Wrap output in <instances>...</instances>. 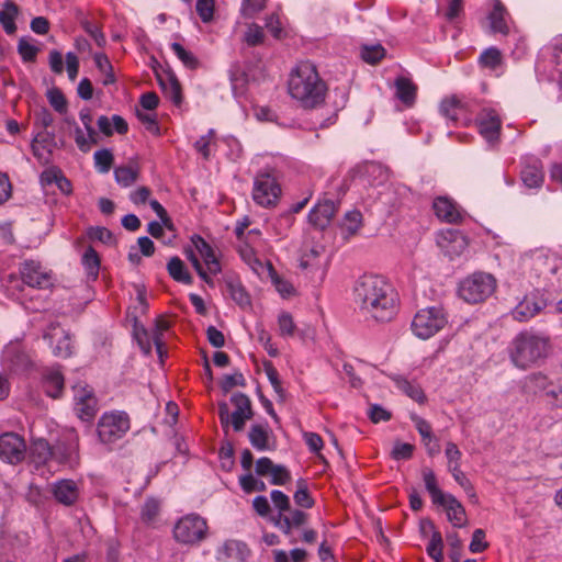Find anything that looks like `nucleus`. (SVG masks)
<instances>
[{"label":"nucleus","instance_id":"nucleus-47","mask_svg":"<svg viewBox=\"0 0 562 562\" xmlns=\"http://www.w3.org/2000/svg\"><path fill=\"white\" fill-rule=\"evenodd\" d=\"M160 512V503L155 498H148L142 506L140 517L146 524H151L156 520Z\"/></svg>","mask_w":562,"mask_h":562},{"label":"nucleus","instance_id":"nucleus-16","mask_svg":"<svg viewBox=\"0 0 562 562\" xmlns=\"http://www.w3.org/2000/svg\"><path fill=\"white\" fill-rule=\"evenodd\" d=\"M75 411L85 422L93 419L97 413V400L87 387H75Z\"/></svg>","mask_w":562,"mask_h":562},{"label":"nucleus","instance_id":"nucleus-14","mask_svg":"<svg viewBox=\"0 0 562 562\" xmlns=\"http://www.w3.org/2000/svg\"><path fill=\"white\" fill-rule=\"evenodd\" d=\"M480 134L488 142L498 140L501 135L502 121L498 113L493 109H483L477 116Z\"/></svg>","mask_w":562,"mask_h":562},{"label":"nucleus","instance_id":"nucleus-49","mask_svg":"<svg viewBox=\"0 0 562 562\" xmlns=\"http://www.w3.org/2000/svg\"><path fill=\"white\" fill-rule=\"evenodd\" d=\"M445 456L448 471L454 469V467L456 469L461 468L462 452L454 442L448 441L446 443Z\"/></svg>","mask_w":562,"mask_h":562},{"label":"nucleus","instance_id":"nucleus-51","mask_svg":"<svg viewBox=\"0 0 562 562\" xmlns=\"http://www.w3.org/2000/svg\"><path fill=\"white\" fill-rule=\"evenodd\" d=\"M97 169L101 173H106L112 167L114 157L109 149L97 150L93 155Z\"/></svg>","mask_w":562,"mask_h":562},{"label":"nucleus","instance_id":"nucleus-34","mask_svg":"<svg viewBox=\"0 0 562 562\" xmlns=\"http://www.w3.org/2000/svg\"><path fill=\"white\" fill-rule=\"evenodd\" d=\"M167 271L169 276L177 282L183 284H192L193 278L188 271L184 262L177 256L171 257L167 263Z\"/></svg>","mask_w":562,"mask_h":562},{"label":"nucleus","instance_id":"nucleus-33","mask_svg":"<svg viewBox=\"0 0 562 562\" xmlns=\"http://www.w3.org/2000/svg\"><path fill=\"white\" fill-rule=\"evenodd\" d=\"M54 452L47 440L38 438L32 441L30 447V457L37 465L47 463L53 458Z\"/></svg>","mask_w":562,"mask_h":562},{"label":"nucleus","instance_id":"nucleus-2","mask_svg":"<svg viewBox=\"0 0 562 562\" xmlns=\"http://www.w3.org/2000/svg\"><path fill=\"white\" fill-rule=\"evenodd\" d=\"M288 90L302 108L315 109L325 101L327 86L314 64L301 61L290 74Z\"/></svg>","mask_w":562,"mask_h":562},{"label":"nucleus","instance_id":"nucleus-12","mask_svg":"<svg viewBox=\"0 0 562 562\" xmlns=\"http://www.w3.org/2000/svg\"><path fill=\"white\" fill-rule=\"evenodd\" d=\"M308 515L300 509H290L285 513H278L272 518L273 525L290 538V543H296L297 539L293 536L294 530L302 528L307 521Z\"/></svg>","mask_w":562,"mask_h":562},{"label":"nucleus","instance_id":"nucleus-28","mask_svg":"<svg viewBox=\"0 0 562 562\" xmlns=\"http://www.w3.org/2000/svg\"><path fill=\"white\" fill-rule=\"evenodd\" d=\"M248 438L251 446L258 451H268L274 448L271 431L268 426L255 424L250 427Z\"/></svg>","mask_w":562,"mask_h":562},{"label":"nucleus","instance_id":"nucleus-4","mask_svg":"<svg viewBox=\"0 0 562 562\" xmlns=\"http://www.w3.org/2000/svg\"><path fill=\"white\" fill-rule=\"evenodd\" d=\"M496 279L486 272H474L460 282L458 292L462 300L476 304L490 297L496 289Z\"/></svg>","mask_w":562,"mask_h":562},{"label":"nucleus","instance_id":"nucleus-40","mask_svg":"<svg viewBox=\"0 0 562 562\" xmlns=\"http://www.w3.org/2000/svg\"><path fill=\"white\" fill-rule=\"evenodd\" d=\"M362 224V215L359 211H351L345 215L341 224V233L345 239H349L355 236Z\"/></svg>","mask_w":562,"mask_h":562},{"label":"nucleus","instance_id":"nucleus-63","mask_svg":"<svg viewBox=\"0 0 562 562\" xmlns=\"http://www.w3.org/2000/svg\"><path fill=\"white\" fill-rule=\"evenodd\" d=\"M246 380L240 372H235L234 374H227L221 381V389L224 393H228L235 386H245Z\"/></svg>","mask_w":562,"mask_h":562},{"label":"nucleus","instance_id":"nucleus-25","mask_svg":"<svg viewBox=\"0 0 562 562\" xmlns=\"http://www.w3.org/2000/svg\"><path fill=\"white\" fill-rule=\"evenodd\" d=\"M55 143V134L47 131L38 132L31 144L33 155L40 160L47 162Z\"/></svg>","mask_w":562,"mask_h":562},{"label":"nucleus","instance_id":"nucleus-59","mask_svg":"<svg viewBox=\"0 0 562 562\" xmlns=\"http://www.w3.org/2000/svg\"><path fill=\"white\" fill-rule=\"evenodd\" d=\"M53 115L47 108L41 106L34 111V125L37 128L46 130L53 124Z\"/></svg>","mask_w":562,"mask_h":562},{"label":"nucleus","instance_id":"nucleus-36","mask_svg":"<svg viewBox=\"0 0 562 562\" xmlns=\"http://www.w3.org/2000/svg\"><path fill=\"white\" fill-rule=\"evenodd\" d=\"M393 381L396 385V387L405 393L408 397L414 400L417 403H424L426 400L425 393L422 390L420 385L417 384L414 381H408L407 379L403 376H395L393 378Z\"/></svg>","mask_w":562,"mask_h":562},{"label":"nucleus","instance_id":"nucleus-52","mask_svg":"<svg viewBox=\"0 0 562 562\" xmlns=\"http://www.w3.org/2000/svg\"><path fill=\"white\" fill-rule=\"evenodd\" d=\"M279 331L282 337H293L295 333V324L293 317L288 312H282L278 317Z\"/></svg>","mask_w":562,"mask_h":562},{"label":"nucleus","instance_id":"nucleus-57","mask_svg":"<svg viewBox=\"0 0 562 562\" xmlns=\"http://www.w3.org/2000/svg\"><path fill=\"white\" fill-rule=\"evenodd\" d=\"M267 0H244L241 3V14L244 18L251 19L266 7Z\"/></svg>","mask_w":562,"mask_h":562},{"label":"nucleus","instance_id":"nucleus-60","mask_svg":"<svg viewBox=\"0 0 562 562\" xmlns=\"http://www.w3.org/2000/svg\"><path fill=\"white\" fill-rule=\"evenodd\" d=\"M195 9L200 19L209 23L214 15V0H196Z\"/></svg>","mask_w":562,"mask_h":562},{"label":"nucleus","instance_id":"nucleus-5","mask_svg":"<svg viewBox=\"0 0 562 562\" xmlns=\"http://www.w3.org/2000/svg\"><path fill=\"white\" fill-rule=\"evenodd\" d=\"M448 324V315L443 307L431 306L418 311L412 322V330L420 339H428Z\"/></svg>","mask_w":562,"mask_h":562},{"label":"nucleus","instance_id":"nucleus-62","mask_svg":"<svg viewBox=\"0 0 562 562\" xmlns=\"http://www.w3.org/2000/svg\"><path fill=\"white\" fill-rule=\"evenodd\" d=\"M414 449L415 447L411 443L397 441L392 449L391 457L394 460H408L413 457Z\"/></svg>","mask_w":562,"mask_h":562},{"label":"nucleus","instance_id":"nucleus-17","mask_svg":"<svg viewBox=\"0 0 562 562\" xmlns=\"http://www.w3.org/2000/svg\"><path fill=\"white\" fill-rule=\"evenodd\" d=\"M337 212V204L330 199L319 201L308 213V222L318 229H325Z\"/></svg>","mask_w":562,"mask_h":562},{"label":"nucleus","instance_id":"nucleus-43","mask_svg":"<svg viewBox=\"0 0 562 562\" xmlns=\"http://www.w3.org/2000/svg\"><path fill=\"white\" fill-rule=\"evenodd\" d=\"M296 485L297 490L293 495L295 504L302 508H312L315 502L308 492L306 482L301 479L296 482Z\"/></svg>","mask_w":562,"mask_h":562},{"label":"nucleus","instance_id":"nucleus-56","mask_svg":"<svg viewBox=\"0 0 562 562\" xmlns=\"http://www.w3.org/2000/svg\"><path fill=\"white\" fill-rule=\"evenodd\" d=\"M239 484L245 493H251L254 491H259V492L266 491V484L262 481L257 480L250 473L240 476Z\"/></svg>","mask_w":562,"mask_h":562},{"label":"nucleus","instance_id":"nucleus-15","mask_svg":"<svg viewBox=\"0 0 562 562\" xmlns=\"http://www.w3.org/2000/svg\"><path fill=\"white\" fill-rule=\"evenodd\" d=\"M20 273L25 284L32 288L45 289L50 284L49 274L43 270L40 262L26 260L21 265Z\"/></svg>","mask_w":562,"mask_h":562},{"label":"nucleus","instance_id":"nucleus-37","mask_svg":"<svg viewBox=\"0 0 562 562\" xmlns=\"http://www.w3.org/2000/svg\"><path fill=\"white\" fill-rule=\"evenodd\" d=\"M81 263L87 272V276L95 280L100 270V257L92 246L87 247L81 257Z\"/></svg>","mask_w":562,"mask_h":562},{"label":"nucleus","instance_id":"nucleus-26","mask_svg":"<svg viewBox=\"0 0 562 562\" xmlns=\"http://www.w3.org/2000/svg\"><path fill=\"white\" fill-rule=\"evenodd\" d=\"M246 414H240L235 411L231 413L226 402L218 403V417L221 425L226 434L228 431L229 425H232L235 431H241L246 422L250 419L246 418Z\"/></svg>","mask_w":562,"mask_h":562},{"label":"nucleus","instance_id":"nucleus-23","mask_svg":"<svg viewBox=\"0 0 562 562\" xmlns=\"http://www.w3.org/2000/svg\"><path fill=\"white\" fill-rule=\"evenodd\" d=\"M520 177L527 188H540L544 180L542 162L539 159H530L526 161L520 171Z\"/></svg>","mask_w":562,"mask_h":562},{"label":"nucleus","instance_id":"nucleus-48","mask_svg":"<svg viewBox=\"0 0 562 562\" xmlns=\"http://www.w3.org/2000/svg\"><path fill=\"white\" fill-rule=\"evenodd\" d=\"M385 56V49L382 45H366L361 49V58L371 65L379 63Z\"/></svg>","mask_w":562,"mask_h":562},{"label":"nucleus","instance_id":"nucleus-39","mask_svg":"<svg viewBox=\"0 0 562 562\" xmlns=\"http://www.w3.org/2000/svg\"><path fill=\"white\" fill-rule=\"evenodd\" d=\"M425 487L430 494L434 504L441 503L447 494H445L438 486L436 475L429 468H424L422 471Z\"/></svg>","mask_w":562,"mask_h":562},{"label":"nucleus","instance_id":"nucleus-9","mask_svg":"<svg viewBox=\"0 0 562 562\" xmlns=\"http://www.w3.org/2000/svg\"><path fill=\"white\" fill-rule=\"evenodd\" d=\"M442 116L453 123L469 124L472 121L471 104L463 98L450 95L445 98L439 105Z\"/></svg>","mask_w":562,"mask_h":562},{"label":"nucleus","instance_id":"nucleus-54","mask_svg":"<svg viewBox=\"0 0 562 562\" xmlns=\"http://www.w3.org/2000/svg\"><path fill=\"white\" fill-rule=\"evenodd\" d=\"M38 48L31 44L26 38H21L18 44V52L21 55V58L25 63H32L35 60Z\"/></svg>","mask_w":562,"mask_h":562},{"label":"nucleus","instance_id":"nucleus-6","mask_svg":"<svg viewBox=\"0 0 562 562\" xmlns=\"http://www.w3.org/2000/svg\"><path fill=\"white\" fill-rule=\"evenodd\" d=\"M281 186L272 170L259 171L252 186V200L262 207H274L281 196Z\"/></svg>","mask_w":562,"mask_h":562},{"label":"nucleus","instance_id":"nucleus-21","mask_svg":"<svg viewBox=\"0 0 562 562\" xmlns=\"http://www.w3.org/2000/svg\"><path fill=\"white\" fill-rule=\"evenodd\" d=\"M64 375L59 367H52L43 372L42 385L47 396L59 398L64 391Z\"/></svg>","mask_w":562,"mask_h":562},{"label":"nucleus","instance_id":"nucleus-18","mask_svg":"<svg viewBox=\"0 0 562 562\" xmlns=\"http://www.w3.org/2000/svg\"><path fill=\"white\" fill-rule=\"evenodd\" d=\"M191 241L196 251L199 252V255L201 256V258L203 259L209 274H218L222 271V267L212 246L200 235H193L191 237Z\"/></svg>","mask_w":562,"mask_h":562},{"label":"nucleus","instance_id":"nucleus-64","mask_svg":"<svg viewBox=\"0 0 562 562\" xmlns=\"http://www.w3.org/2000/svg\"><path fill=\"white\" fill-rule=\"evenodd\" d=\"M75 142H76V145L77 147L83 151V153H87L90 150L91 146L93 144H97L98 143V136H93V138L91 139V137L87 134V136L83 134L82 130L76 125V128H75Z\"/></svg>","mask_w":562,"mask_h":562},{"label":"nucleus","instance_id":"nucleus-30","mask_svg":"<svg viewBox=\"0 0 562 562\" xmlns=\"http://www.w3.org/2000/svg\"><path fill=\"white\" fill-rule=\"evenodd\" d=\"M159 86L165 94L176 105L182 102L181 86L177 77L172 72H166L157 76Z\"/></svg>","mask_w":562,"mask_h":562},{"label":"nucleus","instance_id":"nucleus-1","mask_svg":"<svg viewBox=\"0 0 562 562\" xmlns=\"http://www.w3.org/2000/svg\"><path fill=\"white\" fill-rule=\"evenodd\" d=\"M355 302L367 317L376 323H389L395 318L400 307L396 289L382 276L364 274L353 288Z\"/></svg>","mask_w":562,"mask_h":562},{"label":"nucleus","instance_id":"nucleus-8","mask_svg":"<svg viewBox=\"0 0 562 562\" xmlns=\"http://www.w3.org/2000/svg\"><path fill=\"white\" fill-rule=\"evenodd\" d=\"M206 532V520L196 514L181 517L173 527V537L182 544H196L205 539Z\"/></svg>","mask_w":562,"mask_h":562},{"label":"nucleus","instance_id":"nucleus-61","mask_svg":"<svg viewBox=\"0 0 562 562\" xmlns=\"http://www.w3.org/2000/svg\"><path fill=\"white\" fill-rule=\"evenodd\" d=\"M319 255L321 251L318 248L314 247L311 248L307 252L303 254L300 259V267L303 270H306L308 268L315 269L319 267Z\"/></svg>","mask_w":562,"mask_h":562},{"label":"nucleus","instance_id":"nucleus-45","mask_svg":"<svg viewBox=\"0 0 562 562\" xmlns=\"http://www.w3.org/2000/svg\"><path fill=\"white\" fill-rule=\"evenodd\" d=\"M454 481L464 490L467 495L473 501L477 502V495L471 481L467 477L461 468H454L448 471Z\"/></svg>","mask_w":562,"mask_h":562},{"label":"nucleus","instance_id":"nucleus-11","mask_svg":"<svg viewBox=\"0 0 562 562\" xmlns=\"http://www.w3.org/2000/svg\"><path fill=\"white\" fill-rule=\"evenodd\" d=\"M54 460L58 463H74L78 461L79 436L76 430L66 431L56 445L52 446Z\"/></svg>","mask_w":562,"mask_h":562},{"label":"nucleus","instance_id":"nucleus-42","mask_svg":"<svg viewBox=\"0 0 562 562\" xmlns=\"http://www.w3.org/2000/svg\"><path fill=\"white\" fill-rule=\"evenodd\" d=\"M175 55L181 60V63L189 69L194 70L200 66L199 59L187 50L180 43H172L170 45Z\"/></svg>","mask_w":562,"mask_h":562},{"label":"nucleus","instance_id":"nucleus-55","mask_svg":"<svg viewBox=\"0 0 562 562\" xmlns=\"http://www.w3.org/2000/svg\"><path fill=\"white\" fill-rule=\"evenodd\" d=\"M87 237L92 241H101L102 244H111L113 240L112 233L101 226H92L87 229Z\"/></svg>","mask_w":562,"mask_h":562},{"label":"nucleus","instance_id":"nucleus-13","mask_svg":"<svg viewBox=\"0 0 562 562\" xmlns=\"http://www.w3.org/2000/svg\"><path fill=\"white\" fill-rule=\"evenodd\" d=\"M546 306L547 299L539 290H535L524 296L513 310L512 314L516 321L526 322L537 315Z\"/></svg>","mask_w":562,"mask_h":562},{"label":"nucleus","instance_id":"nucleus-31","mask_svg":"<svg viewBox=\"0 0 562 562\" xmlns=\"http://www.w3.org/2000/svg\"><path fill=\"white\" fill-rule=\"evenodd\" d=\"M54 333H45L44 339H48L56 357L67 358L71 355V346L68 335L64 330L56 331V327L52 328Z\"/></svg>","mask_w":562,"mask_h":562},{"label":"nucleus","instance_id":"nucleus-46","mask_svg":"<svg viewBox=\"0 0 562 562\" xmlns=\"http://www.w3.org/2000/svg\"><path fill=\"white\" fill-rule=\"evenodd\" d=\"M231 402L235 406V412L246 414V418H252L254 412L251 407L250 398L244 393H234L231 396Z\"/></svg>","mask_w":562,"mask_h":562},{"label":"nucleus","instance_id":"nucleus-35","mask_svg":"<svg viewBox=\"0 0 562 562\" xmlns=\"http://www.w3.org/2000/svg\"><path fill=\"white\" fill-rule=\"evenodd\" d=\"M19 14L18 5L11 0H7L0 10V23L7 34H14L16 31L15 18Z\"/></svg>","mask_w":562,"mask_h":562},{"label":"nucleus","instance_id":"nucleus-58","mask_svg":"<svg viewBox=\"0 0 562 562\" xmlns=\"http://www.w3.org/2000/svg\"><path fill=\"white\" fill-rule=\"evenodd\" d=\"M412 419L415 424V427L418 431V434L422 437V441H436L435 436L432 435V428L431 425L424 418L419 416H412Z\"/></svg>","mask_w":562,"mask_h":562},{"label":"nucleus","instance_id":"nucleus-32","mask_svg":"<svg viewBox=\"0 0 562 562\" xmlns=\"http://www.w3.org/2000/svg\"><path fill=\"white\" fill-rule=\"evenodd\" d=\"M396 97L405 105L412 106L417 95V86L406 77H398L395 80Z\"/></svg>","mask_w":562,"mask_h":562},{"label":"nucleus","instance_id":"nucleus-7","mask_svg":"<svg viewBox=\"0 0 562 562\" xmlns=\"http://www.w3.org/2000/svg\"><path fill=\"white\" fill-rule=\"evenodd\" d=\"M131 428V420L125 412L104 413L97 426L98 436L103 443H113L123 438Z\"/></svg>","mask_w":562,"mask_h":562},{"label":"nucleus","instance_id":"nucleus-38","mask_svg":"<svg viewBox=\"0 0 562 562\" xmlns=\"http://www.w3.org/2000/svg\"><path fill=\"white\" fill-rule=\"evenodd\" d=\"M138 175L139 168L137 164L119 166L114 169V177L116 182L125 188L132 186L137 180Z\"/></svg>","mask_w":562,"mask_h":562},{"label":"nucleus","instance_id":"nucleus-20","mask_svg":"<svg viewBox=\"0 0 562 562\" xmlns=\"http://www.w3.org/2000/svg\"><path fill=\"white\" fill-rule=\"evenodd\" d=\"M492 11L487 15L493 33L507 35L509 33V13L501 0H491Z\"/></svg>","mask_w":562,"mask_h":562},{"label":"nucleus","instance_id":"nucleus-24","mask_svg":"<svg viewBox=\"0 0 562 562\" xmlns=\"http://www.w3.org/2000/svg\"><path fill=\"white\" fill-rule=\"evenodd\" d=\"M531 268L538 277L549 279L561 269V262L555 256L538 254L531 258Z\"/></svg>","mask_w":562,"mask_h":562},{"label":"nucleus","instance_id":"nucleus-50","mask_svg":"<svg viewBox=\"0 0 562 562\" xmlns=\"http://www.w3.org/2000/svg\"><path fill=\"white\" fill-rule=\"evenodd\" d=\"M244 41L251 47L261 45L265 41L263 29L256 23L249 24L245 32Z\"/></svg>","mask_w":562,"mask_h":562},{"label":"nucleus","instance_id":"nucleus-41","mask_svg":"<svg viewBox=\"0 0 562 562\" xmlns=\"http://www.w3.org/2000/svg\"><path fill=\"white\" fill-rule=\"evenodd\" d=\"M502 53L496 47H488L479 57V65L482 68L495 70L502 64Z\"/></svg>","mask_w":562,"mask_h":562},{"label":"nucleus","instance_id":"nucleus-44","mask_svg":"<svg viewBox=\"0 0 562 562\" xmlns=\"http://www.w3.org/2000/svg\"><path fill=\"white\" fill-rule=\"evenodd\" d=\"M79 23L81 27L85 30V32L91 36V38L95 42V44L99 47H103L105 45V36L97 23L88 20L85 16L79 19Z\"/></svg>","mask_w":562,"mask_h":562},{"label":"nucleus","instance_id":"nucleus-22","mask_svg":"<svg viewBox=\"0 0 562 562\" xmlns=\"http://www.w3.org/2000/svg\"><path fill=\"white\" fill-rule=\"evenodd\" d=\"M55 499L65 505H74L79 497V487L72 480L64 479L55 482L52 488Z\"/></svg>","mask_w":562,"mask_h":562},{"label":"nucleus","instance_id":"nucleus-3","mask_svg":"<svg viewBox=\"0 0 562 562\" xmlns=\"http://www.w3.org/2000/svg\"><path fill=\"white\" fill-rule=\"evenodd\" d=\"M550 351L549 338L531 331L518 334L509 346L513 364L526 370L543 361Z\"/></svg>","mask_w":562,"mask_h":562},{"label":"nucleus","instance_id":"nucleus-10","mask_svg":"<svg viewBox=\"0 0 562 562\" xmlns=\"http://www.w3.org/2000/svg\"><path fill=\"white\" fill-rule=\"evenodd\" d=\"M26 453V445L23 437L15 432H4L0 436V459L11 463H20Z\"/></svg>","mask_w":562,"mask_h":562},{"label":"nucleus","instance_id":"nucleus-53","mask_svg":"<svg viewBox=\"0 0 562 562\" xmlns=\"http://www.w3.org/2000/svg\"><path fill=\"white\" fill-rule=\"evenodd\" d=\"M47 99L49 104L58 112L65 113L67 111V100L61 92V90L57 88H53L47 91Z\"/></svg>","mask_w":562,"mask_h":562},{"label":"nucleus","instance_id":"nucleus-19","mask_svg":"<svg viewBox=\"0 0 562 562\" xmlns=\"http://www.w3.org/2000/svg\"><path fill=\"white\" fill-rule=\"evenodd\" d=\"M432 209L436 216L450 224H458L462 221V214L458 205L447 196H438L434 200Z\"/></svg>","mask_w":562,"mask_h":562},{"label":"nucleus","instance_id":"nucleus-27","mask_svg":"<svg viewBox=\"0 0 562 562\" xmlns=\"http://www.w3.org/2000/svg\"><path fill=\"white\" fill-rule=\"evenodd\" d=\"M226 292L231 299L241 308L250 307L251 300L250 295L241 284L240 280L233 276H226L224 278Z\"/></svg>","mask_w":562,"mask_h":562},{"label":"nucleus","instance_id":"nucleus-29","mask_svg":"<svg viewBox=\"0 0 562 562\" xmlns=\"http://www.w3.org/2000/svg\"><path fill=\"white\" fill-rule=\"evenodd\" d=\"M441 503L436 505L445 507L448 520L458 528L465 524V509L462 504L451 494H447Z\"/></svg>","mask_w":562,"mask_h":562}]
</instances>
